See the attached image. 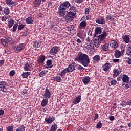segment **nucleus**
I'll return each mask as SVG.
<instances>
[{"mask_svg": "<svg viewBox=\"0 0 131 131\" xmlns=\"http://www.w3.org/2000/svg\"><path fill=\"white\" fill-rule=\"evenodd\" d=\"M109 119L110 120H111V121H113V120H114V116H110L109 117Z\"/></svg>", "mask_w": 131, "mask_h": 131, "instance_id": "nucleus-59", "label": "nucleus"}, {"mask_svg": "<svg viewBox=\"0 0 131 131\" xmlns=\"http://www.w3.org/2000/svg\"><path fill=\"white\" fill-rule=\"evenodd\" d=\"M103 51H108L109 50V43H106L102 46Z\"/></svg>", "mask_w": 131, "mask_h": 131, "instance_id": "nucleus-37", "label": "nucleus"}, {"mask_svg": "<svg viewBox=\"0 0 131 131\" xmlns=\"http://www.w3.org/2000/svg\"><path fill=\"white\" fill-rule=\"evenodd\" d=\"M41 4V0H35L33 3V6L34 8H38Z\"/></svg>", "mask_w": 131, "mask_h": 131, "instance_id": "nucleus-21", "label": "nucleus"}, {"mask_svg": "<svg viewBox=\"0 0 131 131\" xmlns=\"http://www.w3.org/2000/svg\"><path fill=\"white\" fill-rule=\"evenodd\" d=\"M86 20L85 18L82 17L80 19V23L79 24V29H84L86 27L87 23L85 22Z\"/></svg>", "mask_w": 131, "mask_h": 131, "instance_id": "nucleus-6", "label": "nucleus"}, {"mask_svg": "<svg viewBox=\"0 0 131 131\" xmlns=\"http://www.w3.org/2000/svg\"><path fill=\"white\" fill-rule=\"evenodd\" d=\"M10 76H14L15 75V71L14 70L11 71L10 72Z\"/></svg>", "mask_w": 131, "mask_h": 131, "instance_id": "nucleus-53", "label": "nucleus"}, {"mask_svg": "<svg viewBox=\"0 0 131 131\" xmlns=\"http://www.w3.org/2000/svg\"><path fill=\"white\" fill-rule=\"evenodd\" d=\"M96 23H97V24L103 25L106 23V21L105 20V18L101 16L96 19Z\"/></svg>", "mask_w": 131, "mask_h": 131, "instance_id": "nucleus-13", "label": "nucleus"}, {"mask_svg": "<svg viewBox=\"0 0 131 131\" xmlns=\"http://www.w3.org/2000/svg\"><path fill=\"white\" fill-rule=\"evenodd\" d=\"M31 73L30 72H23L21 76L23 78H27V77H28L29 75H30Z\"/></svg>", "mask_w": 131, "mask_h": 131, "instance_id": "nucleus-32", "label": "nucleus"}, {"mask_svg": "<svg viewBox=\"0 0 131 131\" xmlns=\"http://www.w3.org/2000/svg\"><path fill=\"white\" fill-rule=\"evenodd\" d=\"M80 101H81V96L79 95L73 101L72 103L73 105H75L80 103Z\"/></svg>", "mask_w": 131, "mask_h": 131, "instance_id": "nucleus-18", "label": "nucleus"}, {"mask_svg": "<svg viewBox=\"0 0 131 131\" xmlns=\"http://www.w3.org/2000/svg\"><path fill=\"white\" fill-rule=\"evenodd\" d=\"M14 24H15V20L10 19V20L8 21V27L9 28H12Z\"/></svg>", "mask_w": 131, "mask_h": 131, "instance_id": "nucleus-27", "label": "nucleus"}, {"mask_svg": "<svg viewBox=\"0 0 131 131\" xmlns=\"http://www.w3.org/2000/svg\"><path fill=\"white\" fill-rule=\"evenodd\" d=\"M77 42H78V43H81V40H80V39H77Z\"/></svg>", "mask_w": 131, "mask_h": 131, "instance_id": "nucleus-64", "label": "nucleus"}, {"mask_svg": "<svg viewBox=\"0 0 131 131\" xmlns=\"http://www.w3.org/2000/svg\"><path fill=\"white\" fill-rule=\"evenodd\" d=\"M24 49H25V44L24 43H20L14 48V50L16 51V52H21V51H23Z\"/></svg>", "mask_w": 131, "mask_h": 131, "instance_id": "nucleus-7", "label": "nucleus"}, {"mask_svg": "<svg viewBox=\"0 0 131 131\" xmlns=\"http://www.w3.org/2000/svg\"><path fill=\"white\" fill-rule=\"evenodd\" d=\"M32 65L30 63H27L24 66V69L25 71H31V68Z\"/></svg>", "mask_w": 131, "mask_h": 131, "instance_id": "nucleus-14", "label": "nucleus"}, {"mask_svg": "<svg viewBox=\"0 0 131 131\" xmlns=\"http://www.w3.org/2000/svg\"><path fill=\"white\" fill-rule=\"evenodd\" d=\"M52 80L56 82H61L62 81V78L59 76H54L53 77Z\"/></svg>", "mask_w": 131, "mask_h": 131, "instance_id": "nucleus-23", "label": "nucleus"}, {"mask_svg": "<svg viewBox=\"0 0 131 131\" xmlns=\"http://www.w3.org/2000/svg\"><path fill=\"white\" fill-rule=\"evenodd\" d=\"M122 38L124 42L126 43H129V41H130V38H129V35H124Z\"/></svg>", "mask_w": 131, "mask_h": 131, "instance_id": "nucleus-17", "label": "nucleus"}, {"mask_svg": "<svg viewBox=\"0 0 131 131\" xmlns=\"http://www.w3.org/2000/svg\"><path fill=\"white\" fill-rule=\"evenodd\" d=\"M1 41L2 45H3V46H4V47L8 46V43H7V41L4 39H1Z\"/></svg>", "mask_w": 131, "mask_h": 131, "instance_id": "nucleus-42", "label": "nucleus"}, {"mask_svg": "<svg viewBox=\"0 0 131 131\" xmlns=\"http://www.w3.org/2000/svg\"><path fill=\"white\" fill-rule=\"evenodd\" d=\"M74 17H75V13L68 12V13L64 17V19L67 22H71V21H73Z\"/></svg>", "mask_w": 131, "mask_h": 131, "instance_id": "nucleus-4", "label": "nucleus"}, {"mask_svg": "<svg viewBox=\"0 0 131 131\" xmlns=\"http://www.w3.org/2000/svg\"><path fill=\"white\" fill-rule=\"evenodd\" d=\"M75 67H76V69H78V70H82V69H83V67L78 64H76V66H75Z\"/></svg>", "mask_w": 131, "mask_h": 131, "instance_id": "nucleus-45", "label": "nucleus"}, {"mask_svg": "<svg viewBox=\"0 0 131 131\" xmlns=\"http://www.w3.org/2000/svg\"><path fill=\"white\" fill-rule=\"evenodd\" d=\"M70 7V3L68 1H66L61 4L58 8V14L61 17L65 16V10L68 9Z\"/></svg>", "mask_w": 131, "mask_h": 131, "instance_id": "nucleus-3", "label": "nucleus"}, {"mask_svg": "<svg viewBox=\"0 0 131 131\" xmlns=\"http://www.w3.org/2000/svg\"><path fill=\"white\" fill-rule=\"evenodd\" d=\"M43 97L44 99H47V100H49L51 98V92H50L49 89L45 90Z\"/></svg>", "mask_w": 131, "mask_h": 131, "instance_id": "nucleus-12", "label": "nucleus"}, {"mask_svg": "<svg viewBox=\"0 0 131 131\" xmlns=\"http://www.w3.org/2000/svg\"><path fill=\"white\" fill-rule=\"evenodd\" d=\"M66 73H67V70L64 69L59 73V75L61 77L64 78V77H65V75H66Z\"/></svg>", "mask_w": 131, "mask_h": 131, "instance_id": "nucleus-29", "label": "nucleus"}, {"mask_svg": "<svg viewBox=\"0 0 131 131\" xmlns=\"http://www.w3.org/2000/svg\"><path fill=\"white\" fill-rule=\"evenodd\" d=\"M5 2L8 6H16V3L13 2V0H6Z\"/></svg>", "mask_w": 131, "mask_h": 131, "instance_id": "nucleus-25", "label": "nucleus"}, {"mask_svg": "<svg viewBox=\"0 0 131 131\" xmlns=\"http://www.w3.org/2000/svg\"><path fill=\"white\" fill-rule=\"evenodd\" d=\"M82 81L84 84H85V85H86V84H88L90 82V81H91V78L89 76L84 77L82 79Z\"/></svg>", "mask_w": 131, "mask_h": 131, "instance_id": "nucleus-20", "label": "nucleus"}, {"mask_svg": "<svg viewBox=\"0 0 131 131\" xmlns=\"http://www.w3.org/2000/svg\"><path fill=\"white\" fill-rule=\"evenodd\" d=\"M6 42L11 44L13 42V39L11 37H8L6 39Z\"/></svg>", "mask_w": 131, "mask_h": 131, "instance_id": "nucleus-41", "label": "nucleus"}, {"mask_svg": "<svg viewBox=\"0 0 131 131\" xmlns=\"http://www.w3.org/2000/svg\"><path fill=\"white\" fill-rule=\"evenodd\" d=\"M56 119L55 117L53 116H50L49 117H47L45 118V121L47 122V123H48L49 124H51V123H52L53 121Z\"/></svg>", "mask_w": 131, "mask_h": 131, "instance_id": "nucleus-11", "label": "nucleus"}, {"mask_svg": "<svg viewBox=\"0 0 131 131\" xmlns=\"http://www.w3.org/2000/svg\"><path fill=\"white\" fill-rule=\"evenodd\" d=\"M75 62H73L72 64H69L67 68H66L68 73L72 72L75 70Z\"/></svg>", "mask_w": 131, "mask_h": 131, "instance_id": "nucleus-10", "label": "nucleus"}, {"mask_svg": "<svg viewBox=\"0 0 131 131\" xmlns=\"http://www.w3.org/2000/svg\"><path fill=\"white\" fill-rule=\"evenodd\" d=\"M24 27H25V26L23 24H21L18 27V30H22V29L24 28Z\"/></svg>", "mask_w": 131, "mask_h": 131, "instance_id": "nucleus-50", "label": "nucleus"}, {"mask_svg": "<svg viewBox=\"0 0 131 131\" xmlns=\"http://www.w3.org/2000/svg\"><path fill=\"white\" fill-rule=\"evenodd\" d=\"M121 69H115L113 70V72H114V74H113V77L114 78H115V77H117V76L119 75V74H120V73H121Z\"/></svg>", "mask_w": 131, "mask_h": 131, "instance_id": "nucleus-15", "label": "nucleus"}, {"mask_svg": "<svg viewBox=\"0 0 131 131\" xmlns=\"http://www.w3.org/2000/svg\"><path fill=\"white\" fill-rule=\"evenodd\" d=\"M45 60L46 56L43 55H41L39 56V59H38V62L40 63V64H43Z\"/></svg>", "mask_w": 131, "mask_h": 131, "instance_id": "nucleus-22", "label": "nucleus"}, {"mask_svg": "<svg viewBox=\"0 0 131 131\" xmlns=\"http://www.w3.org/2000/svg\"><path fill=\"white\" fill-rule=\"evenodd\" d=\"M111 85H113L114 86V85H116L117 84V81L116 80L113 79L110 82Z\"/></svg>", "mask_w": 131, "mask_h": 131, "instance_id": "nucleus-43", "label": "nucleus"}, {"mask_svg": "<svg viewBox=\"0 0 131 131\" xmlns=\"http://www.w3.org/2000/svg\"><path fill=\"white\" fill-rule=\"evenodd\" d=\"M4 113H5V111L4 110H0V115H3Z\"/></svg>", "mask_w": 131, "mask_h": 131, "instance_id": "nucleus-60", "label": "nucleus"}, {"mask_svg": "<svg viewBox=\"0 0 131 131\" xmlns=\"http://www.w3.org/2000/svg\"><path fill=\"white\" fill-rule=\"evenodd\" d=\"M0 91L3 93H6L8 91V83L5 81L0 82Z\"/></svg>", "mask_w": 131, "mask_h": 131, "instance_id": "nucleus-5", "label": "nucleus"}, {"mask_svg": "<svg viewBox=\"0 0 131 131\" xmlns=\"http://www.w3.org/2000/svg\"><path fill=\"white\" fill-rule=\"evenodd\" d=\"M4 13L5 15H9L10 14V9L9 7H5L4 9Z\"/></svg>", "mask_w": 131, "mask_h": 131, "instance_id": "nucleus-39", "label": "nucleus"}, {"mask_svg": "<svg viewBox=\"0 0 131 131\" xmlns=\"http://www.w3.org/2000/svg\"><path fill=\"white\" fill-rule=\"evenodd\" d=\"M13 129H14V127L12 126L7 127V131H13Z\"/></svg>", "mask_w": 131, "mask_h": 131, "instance_id": "nucleus-52", "label": "nucleus"}, {"mask_svg": "<svg viewBox=\"0 0 131 131\" xmlns=\"http://www.w3.org/2000/svg\"><path fill=\"white\" fill-rule=\"evenodd\" d=\"M127 63L129 64V65H131V57L128 58L126 60Z\"/></svg>", "mask_w": 131, "mask_h": 131, "instance_id": "nucleus-55", "label": "nucleus"}, {"mask_svg": "<svg viewBox=\"0 0 131 131\" xmlns=\"http://www.w3.org/2000/svg\"><path fill=\"white\" fill-rule=\"evenodd\" d=\"M115 58H118L121 56V52L119 50H117L115 52Z\"/></svg>", "mask_w": 131, "mask_h": 131, "instance_id": "nucleus-38", "label": "nucleus"}, {"mask_svg": "<svg viewBox=\"0 0 131 131\" xmlns=\"http://www.w3.org/2000/svg\"><path fill=\"white\" fill-rule=\"evenodd\" d=\"M75 62H79L84 67H88L90 64L89 56L82 52H79L75 58Z\"/></svg>", "mask_w": 131, "mask_h": 131, "instance_id": "nucleus-1", "label": "nucleus"}, {"mask_svg": "<svg viewBox=\"0 0 131 131\" xmlns=\"http://www.w3.org/2000/svg\"><path fill=\"white\" fill-rule=\"evenodd\" d=\"M97 128L100 129L102 127V123L99 122L97 123L96 126Z\"/></svg>", "mask_w": 131, "mask_h": 131, "instance_id": "nucleus-49", "label": "nucleus"}, {"mask_svg": "<svg viewBox=\"0 0 131 131\" xmlns=\"http://www.w3.org/2000/svg\"><path fill=\"white\" fill-rule=\"evenodd\" d=\"M106 21L111 20V19H112V16H111V15H106Z\"/></svg>", "mask_w": 131, "mask_h": 131, "instance_id": "nucleus-54", "label": "nucleus"}, {"mask_svg": "<svg viewBox=\"0 0 131 131\" xmlns=\"http://www.w3.org/2000/svg\"><path fill=\"white\" fill-rule=\"evenodd\" d=\"M91 10V8H88L85 9V16H89V14H90V11Z\"/></svg>", "mask_w": 131, "mask_h": 131, "instance_id": "nucleus-46", "label": "nucleus"}, {"mask_svg": "<svg viewBox=\"0 0 131 131\" xmlns=\"http://www.w3.org/2000/svg\"><path fill=\"white\" fill-rule=\"evenodd\" d=\"M17 28H18V24H17V23H16L13 25L12 32H15V31H16Z\"/></svg>", "mask_w": 131, "mask_h": 131, "instance_id": "nucleus-44", "label": "nucleus"}, {"mask_svg": "<svg viewBox=\"0 0 131 131\" xmlns=\"http://www.w3.org/2000/svg\"><path fill=\"white\" fill-rule=\"evenodd\" d=\"M57 130V124L55 123L52 125L49 131H56Z\"/></svg>", "mask_w": 131, "mask_h": 131, "instance_id": "nucleus-36", "label": "nucleus"}, {"mask_svg": "<svg viewBox=\"0 0 131 131\" xmlns=\"http://www.w3.org/2000/svg\"><path fill=\"white\" fill-rule=\"evenodd\" d=\"M108 33L106 30H104L101 35H99L96 38L94 39L93 41V43H94V47L95 48H99L100 47V44L101 41H103L107 35H108Z\"/></svg>", "mask_w": 131, "mask_h": 131, "instance_id": "nucleus-2", "label": "nucleus"}, {"mask_svg": "<svg viewBox=\"0 0 131 131\" xmlns=\"http://www.w3.org/2000/svg\"><path fill=\"white\" fill-rule=\"evenodd\" d=\"M40 46H41V44H40V42L39 41H37V42L36 41L34 42L33 47L34 48V49H38V48H39Z\"/></svg>", "mask_w": 131, "mask_h": 131, "instance_id": "nucleus-35", "label": "nucleus"}, {"mask_svg": "<svg viewBox=\"0 0 131 131\" xmlns=\"http://www.w3.org/2000/svg\"><path fill=\"white\" fill-rule=\"evenodd\" d=\"M7 16H3L2 18V21L3 22H5V21H7Z\"/></svg>", "mask_w": 131, "mask_h": 131, "instance_id": "nucleus-56", "label": "nucleus"}, {"mask_svg": "<svg viewBox=\"0 0 131 131\" xmlns=\"http://www.w3.org/2000/svg\"><path fill=\"white\" fill-rule=\"evenodd\" d=\"M110 64L108 63H106L102 67L103 71H108V69L110 68Z\"/></svg>", "mask_w": 131, "mask_h": 131, "instance_id": "nucleus-26", "label": "nucleus"}, {"mask_svg": "<svg viewBox=\"0 0 131 131\" xmlns=\"http://www.w3.org/2000/svg\"><path fill=\"white\" fill-rule=\"evenodd\" d=\"M122 80L123 82L128 83L129 82V77L127 75L124 74L122 75Z\"/></svg>", "mask_w": 131, "mask_h": 131, "instance_id": "nucleus-16", "label": "nucleus"}, {"mask_svg": "<svg viewBox=\"0 0 131 131\" xmlns=\"http://www.w3.org/2000/svg\"><path fill=\"white\" fill-rule=\"evenodd\" d=\"M84 47L88 51H90L91 50H95V46L92 42H86Z\"/></svg>", "mask_w": 131, "mask_h": 131, "instance_id": "nucleus-9", "label": "nucleus"}, {"mask_svg": "<svg viewBox=\"0 0 131 131\" xmlns=\"http://www.w3.org/2000/svg\"><path fill=\"white\" fill-rule=\"evenodd\" d=\"M57 27H58L57 25H53L51 27V29L52 30H57Z\"/></svg>", "mask_w": 131, "mask_h": 131, "instance_id": "nucleus-48", "label": "nucleus"}, {"mask_svg": "<svg viewBox=\"0 0 131 131\" xmlns=\"http://www.w3.org/2000/svg\"><path fill=\"white\" fill-rule=\"evenodd\" d=\"M59 52V47L57 46H54L50 51V54L52 55V56H55L56 54H58Z\"/></svg>", "mask_w": 131, "mask_h": 131, "instance_id": "nucleus-8", "label": "nucleus"}, {"mask_svg": "<svg viewBox=\"0 0 131 131\" xmlns=\"http://www.w3.org/2000/svg\"><path fill=\"white\" fill-rule=\"evenodd\" d=\"M49 99H43L41 103V105L42 107H46L47 105H48V103H49V101H48Z\"/></svg>", "mask_w": 131, "mask_h": 131, "instance_id": "nucleus-31", "label": "nucleus"}, {"mask_svg": "<svg viewBox=\"0 0 131 131\" xmlns=\"http://www.w3.org/2000/svg\"><path fill=\"white\" fill-rule=\"evenodd\" d=\"M121 106H122V107H125V106H126V104H125V102H123L121 103Z\"/></svg>", "mask_w": 131, "mask_h": 131, "instance_id": "nucleus-61", "label": "nucleus"}, {"mask_svg": "<svg viewBox=\"0 0 131 131\" xmlns=\"http://www.w3.org/2000/svg\"><path fill=\"white\" fill-rule=\"evenodd\" d=\"M27 24H33V19L31 17H28L26 19Z\"/></svg>", "mask_w": 131, "mask_h": 131, "instance_id": "nucleus-33", "label": "nucleus"}, {"mask_svg": "<svg viewBox=\"0 0 131 131\" xmlns=\"http://www.w3.org/2000/svg\"><path fill=\"white\" fill-rule=\"evenodd\" d=\"M16 131H25V126L22 125L21 126L18 127Z\"/></svg>", "mask_w": 131, "mask_h": 131, "instance_id": "nucleus-40", "label": "nucleus"}, {"mask_svg": "<svg viewBox=\"0 0 131 131\" xmlns=\"http://www.w3.org/2000/svg\"><path fill=\"white\" fill-rule=\"evenodd\" d=\"M118 62H119V59H113L114 63H118Z\"/></svg>", "mask_w": 131, "mask_h": 131, "instance_id": "nucleus-62", "label": "nucleus"}, {"mask_svg": "<svg viewBox=\"0 0 131 131\" xmlns=\"http://www.w3.org/2000/svg\"><path fill=\"white\" fill-rule=\"evenodd\" d=\"M96 34H101L102 33V29L100 27H97L95 30Z\"/></svg>", "mask_w": 131, "mask_h": 131, "instance_id": "nucleus-30", "label": "nucleus"}, {"mask_svg": "<svg viewBox=\"0 0 131 131\" xmlns=\"http://www.w3.org/2000/svg\"><path fill=\"white\" fill-rule=\"evenodd\" d=\"M74 3H76V4H81V3H83V0H73Z\"/></svg>", "mask_w": 131, "mask_h": 131, "instance_id": "nucleus-51", "label": "nucleus"}, {"mask_svg": "<svg viewBox=\"0 0 131 131\" xmlns=\"http://www.w3.org/2000/svg\"><path fill=\"white\" fill-rule=\"evenodd\" d=\"M25 94H27V90L25 89L23 91V95H24Z\"/></svg>", "mask_w": 131, "mask_h": 131, "instance_id": "nucleus-63", "label": "nucleus"}, {"mask_svg": "<svg viewBox=\"0 0 131 131\" xmlns=\"http://www.w3.org/2000/svg\"><path fill=\"white\" fill-rule=\"evenodd\" d=\"M85 33L84 32H79L77 33L78 37H79L81 39H84L85 38Z\"/></svg>", "mask_w": 131, "mask_h": 131, "instance_id": "nucleus-24", "label": "nucleus"}, {"mask_svg": "<svg viewBox=\"0 0 131 131\" xmlns=\"http://www.w3.org/2000/svg\"><path fill=\"white\" fill-rule=\"evenodd\" d=\"M39 75L40 77H42L43 76H45V75H46V71H42L39 73Z\"/></svg>", "mask_w": 131, "mask_h": 131, "instance_id": "nucleus-47", "label": "nucleus"}, {"mask_svg": "<svg viewBox=\"0 0 131 131\" xmlns=\"http://www.w3.org/2000/svg\"><path fill=\"white\" fill-rule=\"evenodd\" d=\"M86 42H92V41H91V38L90 37V36H88L86 38Z\"/></svg>", "mask_w": 131, "mask_h": 131, "instance_id": "nucleus-57", "label": "nucleus"}, {"mask_svg": "<svg viewBox=\"0 0 131 131\" xmlns=\"http://www.w3.org/2000/svg\"><path fill=\"white\" fill-rule=\"evenodd\" d=\"M110 46L113 49H117L118 47V43H117L116 41L113 40L110 42Z\"/></svg>", "mask_w": 131, "mask_h": 131, "instance_id": "nucleus-19", "label": "nucleus"}, {"mask_svg": "<svg viewBox=\"0 0 131 131\" xmlns=\"http://www.w3.org/2000/svg\"><path fill=\"white\" fill-rule=\"evenodd\" d=\"M100 55H96L93 58V62H98V61H100Z\"/></svg>", "mask_w": 131, "mask_h": 131, "instance_id": "nucleus-34", "label": "nucleus"}, {"mask_svg": "<svg viewBox=\"0 0 131 131\" xmlns=\"http://www.w3.org/2000/svg\"><path fill=\"white\" fill-rule=\"evenodd\" d=\"M47 68H52L53 64L52 63V60L49 59L46 62Z\"/></svg>", "mask_w": 131, "mask_h": 131, "instance_id": "nucleus-28", "label": "nucleus"}, {"mask_svg": "<svg viewBox=\"0 0 131 131\" xmlns=\"http://www.w3.org/2000/svg\"><path fill=\"white\" fill-rule=\"evenodd\" d=\"M88 35L89 36H92V31H91V30H89L88 31Z\"/></svg>", "mask_w": 131, "mask_h": 131, "instance_id": "nucleus-58", "label": "nucleus"}]
</instances>
